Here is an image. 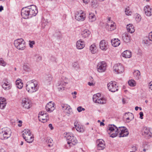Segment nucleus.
<instances>
[{
  "mask_svg": "<svg viewBox=\"0 0 152 152\" xmlns=\"http://www.w3.org/2000/svg\"><path fill=\"white\" fill-rule=\"evenodd\" d=\"M107 86L109 90L112 92H115L118 90V86L115 81L110 82L107 84Z\"/></svg>",
  "mask_w": 152,
  "mask_h": 152,
  "instance_id": "nucleus-9",
  "label": "nucleus"
},
{
  "mask_svg": "<svg viewBox=\"0 0 152 152\" xmlns=\"http://www.w3.org/2000/svg\"><path fill=\"white\" fill-rule=\"evenodd\" d=\"M21 105L24 108L28 109L31 107V102L28 99L24 98L22 101Z\"/></svg>",
  "mask_w": 152,
  "mask_h": 152,
  "instance_id": "nucleus-15",
  "label": "nucleus"
},
{
  "mask_svg": "<svg viewBox=\"0 0 152 152\" xmlns=\"http://www.w3.org/2000/svg\"><path fill=\"white\" fill-rule=\"evenodd\" d=\"M148 39L149 41H152V31L149 33Z\"/></svg>",
  "mask_w": 152,
  "mask_h": 152,
  "instance_id": "nucleus-48",
  "label": "nucleus"
},
{
  "mask_svg": "<svg viewBox=\"0 0 152 152\" xmlns=\"http://www.w3.org/2000/svg\"><path fill=\"white\" fill-rule=\"evenodd\" d=\"M3 88L6 90H8L10 89L11 87V85L9 83L7 82V83H4L2 85Z\"/></svg>",
  "mask_w": 152,
  "mask_h": 152,
  "instance_id": "nucleus-30",
  "label": "nucleus"
},
{
  "mask_svg": "<svg viewBox=\"0 0 152 152\" xmlns=\"http://www.w3.org/2000/svg\"><path fill=\"white\" fill-rule=\"evenodd\" d=\"M22 135L23 138L27 142H33L34 137L30 129H25L22 132Z\"/></svg>",
  "mask_w": 152,
  "mask_h": 152,
  "instance_id": "nucleus-4",
  "label": "nucleus"
},
{
  "mask_svg": "<svg viewBox=\"0 0 152 152\" xmlns=\"http://www.w3.org/2000/svg\"><path fill=\"white\" fill-rule=\"evenodd\" d=\"M18 123L20 124H18V126L19 127L21 126L22 125V121L21 120H19L18 121Z\"/></svg>",
  "mask_w": 152,
  "mask_h": 152,
  "instance_id": "nucleus-56",
  "label": "nucleus"
},
{
  "mask_svg": "<svg viewBox=\"0 0 152 152\" xmlns=\"http://www.w3.org/2000/svg\"><path fill=\"white\" fill-rule=\"evenodd\" d=\"M67 79L64 77H63L58 82V88L59 90H64L65 86L67 84Z\"/></svg>",
  "mask_w": 152,
  "mask_h": 152,
  "instance_id": "nucleus-13",
  "label": "nucleus"
},
{
  "mask_svg": "<svg viewBox=\"0 0 152 152\" xmlns=\"http://www.w3.org/2000/svg\"><path fill=\"white\" fill-rule=\"evenodd\" d=\"M16 84L17 87L20 89H21L23 86V84L20 79L16 81Z\"/></svg>",
  "mask_w": 152,
  "mask_h": 152,
  "instance_id": "nucleus-32",
  "label": "nucleus"
},
{
  "mask_svg": "<svg viewBox=\"0 0 152 152\" xmlns=\"http://www.w3.org/2000/svg\"><path fill=\"white\" fill-rule=\"evenodd\" d=\"M91 32L88 29H84L81 32V34L83 38H87L90 36Z\"/></svg>",
  "mask_w": 152,
  "mask_h": 152,
  "instance_id": "nucleus-19",
  "label": "nucleus"
},
{
  "mask_svg": "<svg viewBox=\"0 0 152 152\" xmlns=\"http://www.w3.org/2000/svg\"><path fill=\"white\" fill-rule=\"evenodd\" d=\"M48 127L51 130H53V127L52 124H49Z\"/></svg>",
  "mask_w": 152,
  "mask_h": 152,
  "instance_id": "nucleus-54",
  "label": "nucleus"
},
{
  "mask_svg": "<svg viewBox=\"0 0 152 152\" xmlns=\"http://www.w3.org/2000/svg\"><path fill=\"white\" fill-rule=\"evenodd\" d=\"M11 132L10 129L5 127L0 129V138L2 140H5L10 137Z\"/></svg>",
  "mask_w": 152,
  "mask_h": 152,
  "instance_id": "nucleus-5",
  "label": "nucleus"
},
{
  "mask_svg": "<svg viewBox=\"0 0 152 152\" xmlns=\"http://www.w3.org/2000/svg\"><path fill=\"white\" fill-rule=\"evenodd\" d=\"M126 29L128 32L132 33L135 31L134 27L132 24H129L126 26Z\"/></svg>",
  "mask_w": 152,
  "mask_h": 152,
  "instance_id": "nucleus-26",
  "label": "nucleus"
},
{
  "mask_svg": "<svg viewBox=\"0 0 152 152\" xmlns=\"http://www.w3.org/2000/svg\"><path fill=\"white\" fill-rule=\"evenodd\" d=\"M23 69L26 72H28L30 71V67L28 64H24L23 66Z\"/></svg>",
  "mask_w": 152,
  "mask_h": 152,
  "instance_id": "nucleus-36",
  "label": "nucleus"
},
{
  "mask_svg": "<svg viewBox=\"0 0 152 152\" xmlns=\"http://www.w3.org/2000/svg\"><path fill=\"white\" fill-rule=\"evenodd\" d=\"M141 16L140 15H139L138 14L137 15L136 17V20L137 22H139L141 20Z\"/></svg>",
  "mask_w": 152,
  "mask_h": 152,
  "instance_id": "nucleus-46",
  "label": "nucleus"
},
{
  "mask_svg": "<svg viewBox=\"0 0 152 152\" xmlns=\"http://www.w3.org/2000/svg\"><path fill=\"white\" fill-rule=\"evenodd\" d=\"M0 152H6L3 149H0Z\"/></svg>",
  "mask_w": 152,
  "mask_h": 152,
  "instance_id": "nucleus-64",
  "label": "nucleus"
},
{
  "mask_svg": "<svg viewBox=\"0 0 152 152\" xmlns=\"http://www.w3.org/2000/svg\"><path fill=\"white\" fill-rule=\"evenodd\" d=\"M6 99L4 98L0 97V108H4L6 106Z\"/></svg>",
  "mask_w": 152,
  "mask_h": 152,
  "instance_id": "nucleus-29",
  "label": "nucleus"
},
{
  "mask_svg": "<svg viewBox=\"0 0 152 152\" xmlns=\"http://www.w3.org/2000/svg\"><path fill=\"white\" fill-rule=\"evenodd\" d=\"M149 88L152 90V81L149 83Z\"/></svg>",
  "mask_w": 152,
  "mask_h": 152,
  "instance_id": "nucleus-53",
  "label": "nucleus"
},
{
  "mask_svg": "<svg viewBox=\"0 0 152 152\" xmlns=\"http://www.w3.org/2000/svg\"><path fill=\"white\" fill-rule=\"evenodd\" d=\"M38 12L36 6L32 5L23 8L21 11V15L23 18L27 19L36 16Z\"/></svg>",
  "mask_w": 152,
  "mask_h": 152,
  "instance_id": "nucleus-2",
  "label": "nucleus"
},
{
  "mask_svg": "<svg viewBox=\"0 0 152 152\" xmlns=\"http://www.w3.org/2000/svg\"><path fill=\"white\" fill-rule=\"evenodd\" d=\"M142 133L143 135L148 138H150L152 137V132H151L150 128L146 127H143L142 130Z\"/></svg>",
  "mask_w": 152,
  "mask_h": 152,
  "instance_id": "nucleus-11",
  "label": "nucleus"
},
{
  "mask_svg": "<svg viewBox=\"0 0 152 152\" xmlns=\"http://www.w3.org/2000/svg\"><path fill=\"white\" fill-rule=\"evenodd\" d=\"M14 45L17 49L23 50L26 48V43L24 40L22 39H18L14 41Z\"/></svg>",
  "mask_w": 152,
  "mask_h": 152,
  "instance_id": "nucleus-6",
  "label": "nucleus"
},
{
  "mask_svg": "<svg viewBox=\"0 0 152 152\" xmlns=\"http://www.w3.org/2000/svg\"><path fill=\"white\" fill-rule=\"evenodd\" d=\"M125 12L126 14L127 15H131L132 13V12L130 10L129 7H128L125 9Z\"/></svg>",
  "mask_w": 152,
  "mask_h": 152,
  "instance_id": "nucleus-39",
  "label": "nucleus"
},
{
  "mask_svg": "<svg viewBox=\"0 0 152 152\" xmlns=\"http://www.w3.org/2000/svg\"><path fill=\"white\" fill-rule=\"evenodd\" d=\"M76 46L77 49H82L85 46L84 42L81 40V39H80L77 42Z\"/></svg>",
  "mask_w": 152,
  "mask_h": 152,
  "instance_id": "nucleus-21",
  "label": "nucleus"
},
{
  "mask_svg": "<svg viewBox=\"0 0 152 152\" xmlns=\"http://www.w3.org/2000/svg\"><path fill=\"white\" fill-rule=\"evenodd\" d=\"M86 18V15L82 10L77 11L75 14V18L77 21H84Z\"/></svg>",
  "mask_w": 152,
  "mask_h": 152,
  "instance_id": "nucleus-8",
  "label": "nucleus"
},
{
  "mask_svg": "<svg viewBox=\"0 0 152 152\" xmlns=\"http://www.w3.org/2000/svg\"><path fill=\"white\" fill-rule=\"evenodd\" d=\"M50 60L52 62H55L56 61V58L53 56H51Z\"/></svg>",
  "mask_w": 152,
  "mask_h": 152,
  "instance_id": "nucleus-51",
  "label": "nucleus"
},
{
  "mask_svg": "<svg viewBox=\"0 0 152 152\" xmlns=\"http://www.w3.org/2000/svg\"><path fill=\"white\" fill-rule=\"evenodd\" d=\"M48 23L44 20H43L41 23V26L42 28H44L47 24Z\"/></svg>",
  "mask_w": 152,
  "mask_h": 152,
  "instance_id": "nucleus-42",
  "label": "nucleus"
},
{
  "mask_svg": "<svg viewBox=\"0 0 152 152\" xmlns=\"http://www.w3.org/2000/svg\"><path fill=\"white\" fill-rule=\"evenodd\" d=\"M88 84L90 86H91L93 85V83L92 82H88Z\"/></svg>",
  "mask_w": 152,
  "mask_h": 152,
  "instance_id": "nucleus-59",
  "label": "nucleus"
},
{
  "mask_svg": "<svg viewBox=\"0 0 152 152\" xmlns=\"http://www.w3.org/2000/svg\"><path fill=\"white\" fill-rule=\"evenodd\" d=\"M29 45L30 47L31 48H32L33 47V45L35 44L34 41L29 40Z\"/></svg>",
  "mask_w": 152,
  "mask_h": 152,
  "instance_id": "nucleus-45",
  "label": "nucleus"
},
{
  "mask_svg": "<svg viewBox=\"0 0 152 152\" xmlns=\"http://www.w3.org/2000/svg\"><path fill=\"white\" fill-rule=\"evenodd\" d=\"M91 5L93 7H96L97 5V1L96 0H92L91 2Z\"/></svg>",
  "mask_w": 152,
  "mask_h": 152,
  "instance_id": "nucleus-40",
  "label": "nucleus"
},
{
  "mask_svg": "<svg viewBox=\"0 0 152 152\" xmlns=\"http://www.w3.org/2000/svg\"><path fill=\"white\" fill-rule=\"evenodd\" d=\"M42 57L41 56H39L37 58V60L38 61H40L42 60Z\"/></svg>",
  "mask_w": 152,
  "mask_h": 152,
  "instance_id": "nucleus-58",
  "label": "nucleus"
},
{
  "mask_svg": "<svg viewBox=\"0 0 152 152\" xmlns=\"http://www.w3.org/2000/svg\"><path fill=\"white\" fill-rule=\"evenodd\" d=\"M77 110L79 112H80L82 111H84L85 110V109L82 108L81 106H80L77 107Z\"/></svg>",
  "mask_w": 152,
  "mask_h": 152,
  "instance_id": "nucleus-47",
  "label": "nucleus"
},
{
  "mask_svg": "<svg viewBox=\"0 0 152 152\" xmlns=\"http://www.w3.org/2000/svg\"><path fill=\"white\" fill-rule=\"evenodd\" d=\"M130 37L129 34L127 33H125L123 34V39L126 43L129 42L130 41Z\"/></svg>",
  "mask_w": 152,
  "mask_h": 152,
  "instance_id": "nucleus-24",
  "label": "nucleus"
},
{
  "mask_svg": "<svg viewBox=\"0 0 152 152\" xmlns=\"http://www.w3.org/2000/svg\"><path fill=\"white\" fill-rule=\"evenodd\" d=\"M38 83L36 80H31L27 82L26 84V89L29 93L35 92L38 90Z\"/></svg>",
  "mask_w": 152,
  "mask_h": 152,
  "instance_id": "nucleus-3",
  "label": "nucleus"
},
{
  "mask_svg": "<svg viewBox=\"0 0 152 152\" xmlns=\"http://www.w3.org/2000/svg\"><path fill=\"white\" fill-rule=\"evenodd\" d=\"M66 140L67 142H76L77 140L73 134L71 133H68L67 134Z\"/></svg>",
  "mask_w": 152,
  "mask_h": 152,
  "instance_id": "nucleus-16",
  "label": "nucleus"
},
{
  "mask_svg": "<svg viewBox=\"0 0 152 152\" xmlns=\"http://www.w3.org/2000/svg\"><path fill=\"white\" fill-rule=\"evenodd\" d=\"M113 70L117 74L121 73L124 70V67L120 64H115L113 67Z\"/></svg>",
  "mask_w": 152,
  "mask_h": 152,
  "instance_id": "nucleus-12",
  "label": "nucleus"
},
{
  "mask_svg": "<svg viewBox=\"0 0 152 152\" xmlns=\"http://www.w3.org/2000/svg\"><path fill=\"white\" fill-rule=\"evenodd\" d=\"M53 103L52 102H49L46 106L45 109L48 112H52L55 109Z\"/></svg>",
  "mask_w": 152,
  "mask_h": 152,
  "instance_id": "nucleus-18",
  "label": "nucleus"
},
{
  "mask_svg": "<svg viewBox=\"0 0 152 152\" xmlns=\"http://www.w3.org/2000/svg\"><path fill=\"white\" fill-rule=\"evenodd\" d=\"M140 114V118L141 119H142L143 118V113L142 112H141L139 113Z\"/></svg>",
  "mask_w": 152,
  "mask_h": 152,
  "instance_id": "nucleus-50",
  "label": "nucleus"
},
{
  "mask_svg": "<svg viewBox=\"0 0 152 152\" xmlns=\"http://www.w3.org/2000/svg\"><path fill=\"white\" fill-rule=\"evenodd\" d=\"M83 2L86 4H88L89 1V0H83Z\"/></svg>",
  "mask_w": 152,
  "mask_h": 152,
  "instance_id": "nucleus-57",
  "label": "nucleus"
},
{
  "mask_svg": "<svg viewBox=\"0 0 152 152\" xmlns=\"http://www.w3.org/2000/svg\"><path fill=\"white\" fill-rule=\"evenodd\" d=\"M3 10V7L2 6H0V12Z\"/></svg>",
  "mask_w": 152,
  "mask_h": 152,
  "instance_id": "nucleus-60",
  "label": "nucleus"
},
{
  "mask_svg": "<svg viewBox=\"0 0 152 152\" xmlns=\"http://www.w3.org/2000/svg\"><path fill=\"white\" fill-rule=\"evenodd\" d=\"M69 105L66 104H61V107L62 110L64 112V110L67 109V107Z\"/></svg>",
  "mask_w": 152,
  "mask_h": 152,
  "instance_id": "nucleus-43",
  "label": "nucleus"
},
{
  "mask_svg": "<svg viewBox=\"0 0 152 152\" xmlns=\"http://www.w3.org/2000/svg\"><path fill=\"white\" fill-rule=\"evenodd\" d=\"M112 45L114 47H116L119 46L120 44V42L118 39H114L111 40Z\"/></svg>",
  "mask_w": 152,
  "mask_h": 152,
  "instance_id": "nucleus-25",
  "label": "nucleus"
},
{
  "mask_svg": "<svg viewBox=\"0 0 152 152\" xmlns=\"http://www.w3.org/2000/svg\"><path fill=\"white\" fill-rule=\"evenodd\" d=\"M0 65L3 66H5L6 63L2 58H0Z\"/></svg>",
  "mask_w": 152,
  "mask_h": 152,
  "instance_id": "nucleus-44",
  "label": "nucleus"
},
{
  "mask_svg": "<svg viewBox=\"0 0 152 152\" xmlns=\"http://www.w3.org/2000/svg\"><path fill=\"white\" fill-rule=\"evenodd\" d=\"M53 145L52 144V143H50V144H49L48 145V147H51L53 146Z\"/></svg>",
  "mask_w": 152,
  "mask_h": 152,
  "instance_id": "nucleus-61",
  "label": "nucleus"
},
{
  "mask_svg": "<svg viewBox=\"0 0 152 152\" xmlns=\"http://www.w3.org/2000/svg\"><path fill=\"white\" fill-rule=\"evenodd\" d=\"M53 141V140L50 138H48L46 141L47 142H52Z\"/></svg>",
  "mask_w": 152,
  "mask_h": 152,
  "instance_id": "nucleus-52",
  "label": "nucleus"
},
{
  "mask_svg": "<svg viewBox=\"0 0 152 152\" xmlns=\"http://www.w3.org/2000/svg\"><path fill=\"white\" fill-rule=\"evenodd\" d=\"M104 142V141L102 139L97 140L96 141V142Z\"/></svg>",
  "mask_w": 152,
  "mask_h": 152,
  "instance_id": "nucleus-55",
  "label": "nucleus"
},
{
  "mask_svg": "<svg viewBox=\"0 0 152 152\" xmlns=\"http://www.w3.org/2000/svg\"><path fill=\"white\" fill-rule=\"evenodd\" d=\"M64 112L65 113L66 115L69 116L72 112V109L70 107L69 105V106L67 107V109L64 110Z\"/></svg>",
  "mask_w": 152,
  "mask_h": 152,
  "instance_id": "nucleus-34",
  "label": "nucleus"
},
{
  "mask_svg": "<svg viewBox=\"0 0 152 152\" xmlns=\"http://www.w3.org/2000/svg\"><path fill=\"white\" fill-rule=\"evenodd\" d=\"M39 121L44 123L46 122L48 119V115L45 111H42L38 115Z\"/></svg>",
  "mask_w": 152,
  "mask_h": 152,
  "instance_id": "nucleus-10",
  "label": "nucleus"
},
{
  "mask_svg": "<svg viewBox=\"0 0 152 152\" xmlns=\"http://www.w3.org/2000/svg\"><path fill=\"white\" fill-rule=\"evenodd\" d=\"M108 47V42L105 40L101 41L99 43V48L102 50L105 51Z\"/></svg>",
  "mask_w": 152,
  "mask_h": 152,
  "instance_id": "nucleus-17",
  "label": "nucleus"
},
{
  "mask_svg": "<svg viewBox=\"0 0 152 152\" xmlns=\"http://www.w3.org/2000/svg\"><path fill=\"white\" fill-rule=\"evenodd\" d=\"M45 79L46 82L49 83L51 81L52 79V77L51 75L49 74L46 76Z\"/></svg>",
  "mask_w": 152,
  "mask_h": 152,
  "instance_id": "nucleus-38",
  "label": "nucleus"
},
{
  "mask_svg": "<svg viewBox=\"0 0 152 152\" xmlns=\"http://www.w3.org/2000/svg\"><path fill=\"white\" fill-rule=\"evenodd\" d=\"M128 83L129 86L131 87L135 86L136 85V82L134 80H129L128 82Z\"/></svg>",
  "mask_w": 152,
  "mask_h": 152,
  "instance_id": "nucleus-37",
  "label": "nucleus"
},
{
  "mask_svg": "<svg viewBox=\"0 0 152 152\" xmlns=\"http://www.w3.org/2000/svg\"><path fill=\"white\" fill-rule=\"evenodd\" d=\"M78 64L77 63H75L73 65V66L75 67Z\"/></svg>",
  "mask_w": 152,
  "mask_h": 152,
  "instance_id": "nucleus-62",
  "label": "nucleus"
},
{
  "mask_svg": "<svg viewBox=\"0 0 152 152\" xmlns=\"http://www.w3.org/2000/svg\"><path fill=\"white\" fill-rule=\"evenodd\" d=\"M108 133L110 134V136L114 137L117 136L119 137L127 136L129 133L127 129L125 126L117 127L113 124L109 125L108 127Z\"/></svg>",
  "mask_w": 152,
  "mask_h": 152,
  "instance_id": "nucleus-1",
  "label": "nucleus"
},
{
  "mask_svg": "<svg viewBox=\"0 0 152 152\" xmlns=\"http://www.w3.org/2000/svg\"><path fill=\"white\" fill-rule=\"evenodd\" d=\"M144 12L146 15L147 16H151V9L148 5L145 6L144 8Z\"/></svg>",
  "mask_w": 152,
  "mask_h": 152,
  "instance_id": "nucleus-20",
  "label": "nucleus"
},
{
  "mask_svg": "<svg viewBox=\"0 0 152 152\" xmlns=\"http://www.w3.org/2000/svg\"><path fill=\"white\" fill-rule=\"evenodd\" d=\"M74 126L76 130L79 132H83L84 131L83 128L78 124L77 122H75L74 124Z\"/></svg>",
  "mask_w": 152,
  "mask_h": 152,
  "instance_id": "nucleus-27",
  "label": "nucleus"
},
{
  "mask_svg": "<svg viewBox=\"0 0 152 152\" xmlns=\"http://www.w3.org/2000/svg\"><path fill=\"white\" fill-rule=\"evenodd\" d=\"M106 64L104 61L99 62L97 66L98 71L99 72H104L106 69Z\"/></svg>",
  "mask_w": 152,
  "mask_h": 152,
  "instance_id": "nucleus-14",
  "label": "nucleus"
},
{
  "mask_svg": "<svg viewBox=\"0 0 152 152\" xmlns=\"http://www.w3.org/2000/svg\"><path fill=\"white\" fill-rule=\"evenodd\" d=\"M107 27L108 28V30L113 31L115 28V23L111 21V23H108L107 25Z\"/></svg>",
  "mask_w": 152,
  "mask_h": 152,
  "instance_id": "nucleus-22",
  "label": "nucleus"
},
{
  "mask_svg": "<svg viewBox=\"0 0 152 152\" xmlns=\"http://www.w3.org/2000/svg\"><path fill=\"white\" fill-rule=\"evenodd\" d=\"M122 57L126 58H129L132 56L131 52L128 50H126L123 52L121 54Z\"/></svg>",
  "mask_w": 152,
  "mask_h": 152,
  "instance_id": "nucleus-23",
  "label": "nucleus"
},
{
  "mask_svg": "<svg viewBox=\"0 0 152 152\" xmlns=\"http://www.w3.org/2000/svg\"><path fill=\"white\" fill-rule=\"evenodd\" d=\"M96 48L95 44L91 45L90 47V50L93 54H95L96 52Z\"/></svg>",
  "mask_w": 152,
  "mask_h": 152,
  "instance_id": "nucleus-33",
  "label": "nucleus"
},
{
  "mask_svg": "<svg viewBox=\"0 0 152 152\" xmlns=\"http://www.w3.org/2000/svg\"><path fill=\"white\" fill-rule=\"evenodd\" d=\"M93 99L94 102L98 104H104L106 102V99L104 97L101 96L100 93L94 95Z\"/></svg>",
  "mask_w": 152,
  "mask_h": 152,
  "instance_id": "nucleus-7",
  "label": "nucleus"
},
{
  "mask_svg": "<svg viewBox=\"0 0 152 152\" xmlns=\"http://www.w3.org/2000/svg\"><path fill=\"white\" fill-rule=\"evenodd\" d=\"M126 121L127 122H129V117L127 118H126Z\"/></svg>",
  "mask_w": 152,
  "mask_h": 152,
  "instance_id": "nucleus-63",
  "label": "nucleus"
},
{
  "mask_svg": "<svg viewBox=\"0 0 152 152\" xmlns=\"http://www.w3.org/2000/svg\"><path fill=\"white\" fill-rule=\"evenodd\" d=\"M143 42L146 45H149L150 43L149 42V41L148 39H145L143 40Z\"/></svg>",
  "mask_w": 152,
  "mask_h": 152,
  "instance_id": "nucleus-49",
  "label": "nucleus"
},
{
  "mask_svg": "<svg viewBox=\"0 0 152 152\" xmlns=\"http://www.w3.org/2000/svg\"><path fill=\"white\" fill-rule=\"evenodd\" d=\"M89 21L90 22H94L96 20V17L94 13L89 12L88 16Z\"/></svg>",
  "mask_w": 152,
  "mask_h": 152,
  "instance_id": "nucleus-28",
  "label": "nucleus"
},
{
  "mask_svg": "<svg viewBox=\"0 0 152 152\" xmlns=\"http://www.w3.org/2000/svg\"><path fill=\"white\" fill-rule=\"evenodd\" d=\"M105 147L104 143H99L97 145V149L99 150H102L104 149Z\"/></svg>",
  "mask_w": 152,
  "mask_h": 152,
  "instance_id": "nucleus-35",
  "label": "nucleus"
},
{
  "mask_svg": "<svg viewBox=\"0 0 152 152\" xmlns=\"http://www.w3.org/2000/svg\"><path fill=\"white\" fill-rule=\"evenodd\" d=\"M133 74L135 79L139 80L140 77V73L138 70H135L133 72Z\"/></svg>",
  "mask_w": 152,
  "mask_h": 152,
  "instance_id": "nucleus-31",
  "label": "nucleus"
},
{
  "mask_svg": "<svg viewBox=\"0 0 152 152\" xmlns=\"http://www.w3.org/2000/svg\"><path fill=\"white\" fill-rule=\"evenodd\" d=\"M75 144H73V143H66V144L64 145V146L65 148L69 149L70 148L71 146L72 145H75Z\"/></svg>",
  "mask_w": 152,
  "mask_h": 152,
  "instance_id": "nucleus-41",
  "label": "nucleus"
}]
</instances>
